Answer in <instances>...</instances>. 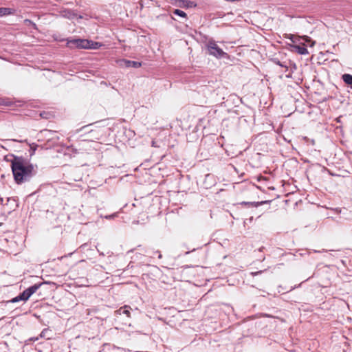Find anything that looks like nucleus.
Returning a JSON list of instances; mask_svg holds the SVG:
<instances>
[{
  "label": "nucleus",
  "mask_w": 352,
  "mask_h": 352,
  "mask_svg": "<svg viewBox=\"0 0 352 352\" xmlns=\"http://www.w3.org/2000/svg\"><path fill=\"white\" fill-rule=\"evenodd\" d=\"M10 157H13L10 160L11 168L16 184L26 182L36 174V166L28 162L23 157L14 155H10Z\"/></svg>",
  "instance_id": "f257e3e1"
},
{
  "label": "nucleus",
  "mask_w": 352,
  "mask_h": 352,
  "mask_svg": "<svg viewBox=\"0 0 352 352\" xmlns=\"http://www.w3.org/2000/svg\"><path fill=\"white\" fill-rule=\"evenodd\" d=\"M43 285V283H36L31 287H28V289H25L22 293H21L19 296L13 298L12 300H10V302L14 303L19 302L21 300L26 301L29 299V298L34 294Z\"/></svg>",
  "instance_id": "f03ea898"
},
{
  "label": "nucleus",
  "mask_w": 352,
  "mask_h": 352,
  "mask_svg": "<svg viewBox=\"0 0 352 352\" xmlns=\"http://www.w3.org/2000/svg\"><path fill=\"white\" fill-rule=\"evenodd\" d=\"M206 47L210 55L217 58L225 57L227 54L223 51L216 43L214 40H210L206 44Z\"/></svg>",
  "instance_id": "7ed1b4c3"
},
{
  "label": "nucleus",
  "mask_w": 352,
  "mask_h": 352,
  "mask_svg": "<svg viewBox=\"0 0 352 352\" xmlns=\"http://www.w3.org/2000/svg\"><path fill=\"white\" fill-rule=\"evenodd\" d=\"M67 45L70 48L89 49V40L88 39H73L68 41Z\"/></svg>",
  "instance_id": "20e7f679"
},
{
  "label": "nucleus",
  "mask_w": 352,
  "mask_h": 352,
  "mask_svg": "<svg viewBox=\"0 0 352 352\" xmlns=\"http://www.w3.org/2000/svg\"><path fill=\"white\" fill-rule=\"evenodd\" d=\"M59 15L68 19H73L76 17L78 19L82 18L80 15L78 16L77 13L74 10L68 8H63L60 10Z\"/></svg>",
  "instance_id": "39448f33"
},
{
  "label": "nucleus",
  "mask_w": 352,
  "mask_h": 352,
  "mask_svg": "<svg viewBox=\"0 0 352 352\" xmlns=\"http://www.w3.org/2000/svg\"><path fill=\"white\" fill-rule=\"evenodd\" d=\"M131 308L128 305H124L120 307L119 309L115 311V315L118 317V316H122V314H125L127 318H131Z\"/></svg>",
  "instance_id": "423d86ee"
},
{
  "label": "nucleus",
  "mask_w": 352,
  "mask_h": 352,
  "mask_svg": "<svg viewBox=\"0 0 352 352\" xmlns=\"http://www.w3.org/2000/svg\"><path fill=\"white\" fill-rule=\"evenodd\" d=\"M272 62L276 64V65H279L280 67H283L285 69V72H287L288 70V64H290L291 62L290 61H280L277 58H272Z\"/></svg>",
  "instance_id": "0eeeda50"
},
{
  "label": "nucleus",
  "mask_w": 352,
  "mask_h": 352,
  "mask_svg": "<svg viewBox=\"0 0 352 352\" xmlns=\"http://www.w3.org/2000/svg\"><path fill=\"white\" fill-rule=\"evenodd\" d=\"M124 65L126 67H134V68H138L141 67L142 63L140 62L133 61V60H124Z\"/></svg>",
  "instance_id": "6e6552de"
},
{
  "label": "nucleus",
  "mask_w": 352,
  "mask_h": 352,
  "mask_svg": "<svg viewBox=\"0 0 352 352\" xmlns=\"http://www.w3.org/2000/svg\"><path fill=\"white\" fill-rule=\"evenodd\" d=\"M343 81L352 88V75L349 74H343L342 76Z\"/></svg>",
  "instance_id": "1a4fd4ad"
},
{
  "label": "nucleus",
  "mask_w": 352,
  "mask_h": 352,
  "mask_svg": "<svg viewBox=\"0 0 352 352\" xmlns=\"http://www.w3.org/2000/svg\"><path fill=\"white\" fill-rule=\"evenodd\" d=\"M268 202H270V201H258V202H245V201H243V202L241 203V204L251 205V206L257 207L258 206L263 205V204H267Z\"/></svg>",
  "instance_id": "9d476101"
},
{
  "label": "nucleus",
  "mask_w": 352,
  "mask_h": 352,
  "mask_svg": "<svg viewBox=\"0 0 352 352\" xmlns=\"http://www.w3.org/2000/svg\"><path fill=\"white\" fill-rule=\"evenodd\" d=\"M7 204H11L14 205L12 206L11 208L14 210L15 208L18 206V204L16 203V199L14 197H8L7 199Z\"/></svg>",
  "instance_id": "9b49d317"
},
{
  "label": "nucleus",
  "mask_w": 352,
  "mask_h": 352,
  "mask_svg": "<svg viewBox=\"0 0 352 352\" xmlns=\"http://www.w3.org/2000/svg\"><path fill=\"white\" fill-rule=\"evenodd\" d=\"M295 48L296 49V51L300 54H308V50L305 47L300 46V45H296Z\"/></svg>",
  "instance_id": "f8f14e48"
},
{
  "label": "nucleus",
  "mask_w": 352,
  "mask_h": 352,
  "mask_svg": "<svg viewBox=\"0 0 352 352\" xmlns=\"http://www.w3.org/2000/svg\"><path fill=\"white\" fill-rule=\"evenodd\" d=\"M89 49H98L102 46V44L98 42H94L93 41L89 40Z\"/></svg>",
  "instance_id": "ddd939ff"
},
{
  "label": "nucleus",
  "mask_w": 352,
  "mask_h": 352,
  "mask_svg": "<svg viewBox=\"0 0 352 352\" xmlns=\"http://www.w3.org/2000/svg\"><path fill=\"white\" fill-rule=\"evenodd\" d=\"M11 14V9L8 8H0V16H6Z\"/></svg>",
  "instance_id": "4468645a"
},
{
  "label": "nucleus",
  "mask_w": 352,
  "mask_h": 352,
  "mask_svg": "<svg viewBox=\"0 0 352 352\" xmlns=\"http://www.w3.org/2000/svg\"><path fill=\"white\" fill-rule=\"evenodd\" d=\"M173 14L175 15L179 16L181 17L186 18V14L183 10H181L179 9H175L173 11Z\"/></svg>",
  "instance_id": "2eb2a0df"
},
{
  "label": "nucleus",
  "mask_w": 352,
  "mask_h": 352,
  "mask_svg": "<svg viewBox=\"0 0 352 352\" xmlns=\"http://www.w3.org/2000/svg\"><path fill=\"white\" fill-rule=\"evenodd\" d=\"M0 105L11 106L12 102L7 99L0 98Z\"/></svg>",
  "instance_id": "dca6fc26"
},
{
  "label": "nucleus",
  "mask_w": 352,
  "mask_h": 352,
  "mask_svg": "<svg viewBox=\"0 0 352 352\" xmlns=\"http://www.w3.org/2000/svg\"><path fill=\"white\" fill-rule=\"evenodd\" d=\"M184 3V6H186V7H192V6H196V4H195L192 1H183Z\"/></svg>",
  "instance_id": "f3484780"
},
{
  "label": "nucleus",
  "mask_w": 352,
  "mask_h": 352,
  "mask_svg": "<svg viewBox=\"0 0 352 352\" xmlns=\"http://www.w3.org/2000/svg\"><path fill=\"white\" fill-rule=\"evenodd\" d=\"M265 271H266V270H265ZM264 270H260V271H257V272H250V275H252V276H257L258 274H261L262 272H263Z\"/></svg>",
  "instance_id": "a211bd4d"
},
{
  "label": "nucleus",
  "mask_w": 352,
  "mask_h": 352,
  "mask_svg": "<svg viewBox=\"0 0 352 352\" xmlns=\"http://www.w3.org/2000/svg\"><path fill=\"white\" fill-rule=\"evenodd\" d=\"M116 216H117V213H113L111 215L106 216L105 218L107 219H113L114 217H116Z\"/></svg>",
  "instance_id": "6ab92c4d"
},
{
  "label": "nucleus",
  "mask_w": 352,
  "mask_h": 352,
  "mask_svg": "<svg viewBox=\"0 0 352 352\" xmlns=\"http://www.w3.org/2000/svg\"><path fill=\"white\" fill-rule=\"evenodd\" d=\"M154 254H157V257L159 258H162V255L161 254V252L159 251V250H157L155 252H153Z\"/></svg>",
  "instance_id": "aec40b11"
},
{
  "label": "nucleus",
  "mask_w": 352,
  "mask_h": 352,
  "mask_svg": "<svg viewBox=\"0 0 352 352\" xmlns=\"http://www.w3.org/2000/svg\"><path fill=\"white\" fill-rule=\"evenodd\" d=\"M291 76H292V74H291V73H289V74H287V75H286V77L289 78V77H291Z\"/></svg>",
  "instance_id": "412c9836"
},
{
  "label": "nucleus",
  "mask_w": 352,
  "mask_h": 352,
  "mask_svg": "<svg viewBox=\"0 0 352 352\" xmlns=\"http://www.w3.org/2000/svg\"><path fill=\"white\" fill-rule=\"evenodd\" d=\"M33 153L35 152V148H32Z\"/></svg>",
  "instance_id": "4be33fe9"
},
{
  "label": "nucleus",
  "mask_w": 352,
  "mask_h": 352,
  "mask_svg": "<svg viewBox=\"0 0 352 352\" xmlns=\"http://www.w3.org/2000/svg\"><path fill=\"white\" fill-rule=\"evenodd\" d=\"M33 153L35 152V148H32Z\"/></svg>",
  "instance_id": "5701e85b"
}]
</instances>
